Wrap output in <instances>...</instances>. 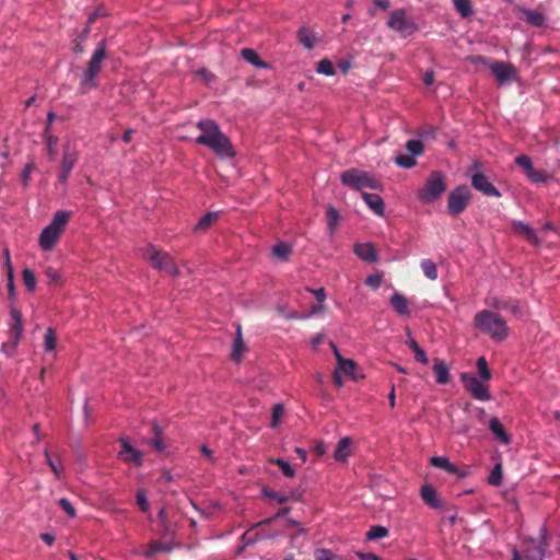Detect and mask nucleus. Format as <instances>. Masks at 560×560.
I'll return each mask as SVG.
<instances>
[{
    "mask_svg": "<svg viewBox=\"0 0 560 560\" xmlns=\"http://www.w3.org/2000/svg\"><path fill=\"white\" fill-rule=\"evenodd\" d=\"M197 128L201 133L196 138V143L208 147L222 159L233 158L235 155L230 139L221 131L214 120H200L197 124Z\"/></svg>",
    "mask_w": 560,
    "mask_h": 560,
    "instance_id": "obj_1",
    "label": "nucleus"
},
{
    "mask_svg": "<svg viewBox=\"0 0 560 560\" xmlns=\"http://www.w3.org/2000/svg\"><path fill=\"white\" fill-rule=\"evenodd\" d=\"M107 57L106 43L101 40L79 78L78 92L83 95L98 86V75Z\"/></svg>",
    "mask_w": 560,
    "mask_h": 560,
    "instance_id": "obj_2",
    "label": "nucleus"
},
{
    "mask_svg": "<svg viewBox=\"0 0 560 560\" xmlns=\"http://www.w3.org/2000/svg\"><path fill=\"white\" fill-rule=\"evenodd\" d=\"M474 324L481 332L489 335L497 341H502L508 336V326L503 317L488 310L478 312L474 317Z\"/></svg>",
    "mask_w": 560,
    "mask_h": 560,
    "instance_id": "obj_3",
    "label": "nucleus"
},
{
    "mask_svg": "<svg viewBox=\"0 0 560 560\" xmlns=\"http://www.w3.org/2000/svg\"><path fill=\"white\" fill-rule=\"evenodd\" d=\"M71 212L59 210L54 214L52 221L42 231L38 244L43 250H51L65 230Z\"/></svg>",
    "mask_w": 560,
    "mask_h": 560,
    "instance_id": "obj_4",
    "label": "nucleus"
},
{
    "mask_svg": "<svg viewBox=\"0 0 560 560\" xmlns=\"http://www.w3.org/2000/svg\"><path fill=\"white\" fill-rule=\"evenodd\" d=\"M446 190L444 175L441 172H432L419 190L418 197L424 203H431L439 199Z\"/></svg>",
    "mask_w": 560,
    "mask_h": 560,
    "instance_id": "obj_5",
    "label": "nucleus"
},
{
    "mask_svg": "<svg viewBox=\"0 0 560 560\" xmlns=\"http://www.w3.org/2000/svg\"><path fill=\"white\" fill-rule=\"evenodd\" d=\"M340 179L343 185L358 190L363 188L375 189L378 187L377 179L371 176L368 172L358 168H350L342 172Z\"/></svg>",
    "mask_w": 560,
    "mask_h": 560,
    "instance_id": "obj_6",
    "label": "nucleus"
},
{
    "mask_svg": "<svg viewBox=\"0 0 560 560\" xmlns=\"http://www.w3.org/2000/svg\"><path fill=\"white\" fill-rule=\"evenodd\" d=\"M387 26L402 37L410 36L418 31V25L407 15L404 9H396L390 12Z\"/></svg>",
    "mask_w": 560,
    "mask_h": 560,
    "instance_id": "obj_7",
    "label": "nucleus"
},
{
    "mask_svg": "<svg viewBox=\"0 0 560 560\" xmlns=\"http://www.w3.org/2000/svg\"><path fill=\"white\" fill-rule=\"evenodd\" d=\"M471 199V191L466 185L454 188L447 199V211L451 215L457 217L468 207Z\"/></svg>",
    "mask_w": 560,
    "mask_h": 560,
    "instance_id": "obj_8",
    "label": "nucleus"
},
{
    "mask_svg": "<svg viewBox=\"0 0 560 560\" xmlns=\"http://www.w3.org/2000/svg\"><path fill=\"white\" fill-rule=\"evenodd\" d=\"M480 170V163L478 161H475L472 165L469 168V172L471 174V185L472 187L482 192L485 196L488 197H501L500 191L489 182V179L479 172Z\"/></svg>",
    "mask_w": 560,
    "mask_h": 560,
    "instance_id": "obj_9",
    "label": "nucleus"
},
{
    "mask_svg": "<svg viewBox=\"0 0 560 560\" xmlns=\"http://www.w3.org/2000/svg\"><path fill=\"white\" fill-rule=\"evenodd\" d=\"M147 258L155 269L164 271L171 276L178 275V268L174 259L167 253L160 252L156 248L151 247L147 254Z\"/></svg>",
    "mask_w": 560,
    "mask_h": 560,
    "instance_id": "obj_10",
    "label": "nucleus"
},
{
    "mask_svg": "<svg viewBox=\"0 0 560 560\" xmlns=\"http://www.w3.org/2000/svg\"><path fill=\"white\" fill-rule=\"evenodd\" d=\"M464 388L477 400L487 401L491 399L488 386L469 373L460 375Z\"/></svg>",
    "mask_w": 560,
    "mask_h": 560,
    "instance_id": "obj_11",
    "label": "nucleus"
},
{
    "mask_svg": "<svg viewBox=\"0 0 560 560\" xmlns=\"http://www.w3.org/2000/svg\"><path fill=\"white\" fill-rule=\"evenodd\" d=\"M489 69L500 85L518 80V71L516 67L510 62L498 60L491 61Z\"/></svg>",
    "mask_w": 560,
    "mask_h": 560,
    "instance_id": "obj_12",
    "label": "nucleus"
},
{
    "mask_svg": "<svg viewBox=\"0 0 560 560\" xmlns=\"http://www.w3.org/2000/svg\"><path fill=\"white\" fill-rule=\"evenodd\" d=\"M11 324H10V340L11 345L3 343L2 348L8 354H12L15 350L16 345L23 334L22 314L19 310L12 307L10 312Z\"/></svg>",
    "mask_w": 560,
    "mask_h": 560,
    "instance_id": "obj_13",
    "label": "nucleus"
},
{
    "mask_svg": "<svg viewBox=\"0 0 560 560\" xmlns=\"http://www.w3.org/2000/svg\"><path fill=\"white\" fill-rule=\"evenodd\" d=\"M78 161V152L69 144L65 145L62 160L60 163V170L58 174V180L62 184L67 183L72 168Z\"/></svg>",
    "mask_w": 560,
    "mask_h": 560,
    "instance_id": "obj_14",
    "label": "nucleus"
},
{
    "mask_svg": "<svg viewBox=\"0 0 560 560\" xmlns=\"http://www.w3.org/2000/svg\"><path fill=\"white\" fill-rule=\"evenodd\" d=\"M119 442L121 444V450L118 453L119 458L127 464L141 466L143 462L142 453L132 447L127 439H120Z\"/></svg>",
    "mask_w": 560,
    "mask_h": 560,
    "instance_id": "obj_15",
    "label": "nucleus"
},
{
    "mask_svg": "<svg viewBox=\"0 0 560 560\" xmlns=\"http://www.w3.org/2000/svg\"><path fill=\"white\" fill-rule=\"evenodd\" d=\"M420 495L423 502L431 509H439L442 505V501L438 495L436 489L431 485H424L421 487Z\"/></svg>",
    "mask_w": 560,
    "mask_h": 560,
    "instance_id": "obj_16",
    "label": "nucleus"
},
{
    "mask_svg": "<svg viewBox=\"0 0 560 560\" xmlns=\"http://www.w3.org/2000/svg\"><path fill=\"white\" fill-rule=\"evenodd\" d=\"M354 253L360 259L366 262H375L377 260V253L371 243L355 244Z\"/></svg>",
    "mask_w": 560,
    "mask_h": 560,
    "instance_id": "obj_17",
    "label": "nucleus"
},
{
    "mask_svg": "<svg viewBox=\"0 0 560 560\" xmlns=\"http://www.w3.org/2000/svg\"><path fill=\"white\" fill-rule=\"evenodd\" d=\"M430 464L435 468H439V469H442V470L448 472L450 475L459 476V477L464 476V474H462L459 471V469L453 463H451L447 457L432 456L430 458Z\"/></svg>",
    "mask_w": 560,
    "mask_h": 560,
    "instance_id": "obj_18",
    "label": "nucleus"
},
{
    "mask_svg": "<svg viewBox=\"0 0 560 560\" xmlns=\"http://www.w3.org/2000/svg\"><path fill=\"white\" fill-rule=\"evenodd\" d=\"M488 304L495 310H505L510 311L514 315H521L522 310L518 302L513 300H500L498 298H492Z\"/></svg>",
    "mask_w": 560,
    "mask_h": 560,
    "instance_id": "obj_19",
    "label": "nucleus"
},
{
    "mask_svg": "<svg viewBox=\"0 0 560 560\" xmlns=\"http://www.w3.org/2000/svg\"><path fill=\"white\" fill-rule=\"evenodd\" d=\"M489 430L492 432L494 438L500 441L502 444H509L511 442V436L504 430L503 424L495 417L489 420Z\"/></svg>",
    "mask_w": 560,
    "mask_h": 560,
    "instance_id": "obj_20",
    "label": "nucleus"
},
{
    "mask_svg": "<svg viewBox=\"0 0 560 560\" xmlns=\"http://www.w3.org/2000/svg\"><path fill=\"white\" fill-rule=\"evenodd\" d=\"M362 198L368 207L377 215H384V201L380 195L362 192Z\"/></svg>",
    "mask_w": 560,
    "mask_h": 560,
    "instance_id": "obj_21",
    "label": "nucleus"
},
{
    "mask_svg": "<svg viewBox=\"0 0 560 560\" xmlns=\"http://www.w3.org/2000/svg\"><path fill=\"white\" fill-rule=\"evenodd\" d=\"M512 229L514 232L521 234L530 243L538 244V237L536 232L527 223L522 221H514L512 224Z\"/></svg>",
    "mask_w": 560,
    "mask_h": 560,
    "instance_id": "obj_22",
    "label": "nucleus"
},
{
    "mask_svg": "<svg viewBox=\"0 0 560 560\" xmlns=\"http://www.w3.org/2000/svg\"><path fill=\"white\" fill-rule=\"evenodd\" d=\"M390 305L399 315L409 316L410 311L407 299L400 293H394L390 298Z\"/></svg>",
    "mask_w": 560,
    "mask_h": 560,
    "instance_id": "obj_23",
    "label": "nucleus"
},
{
    "mask_svg": "<svg viewBox=\"0 0 560 560\" xmlns=\"http://www.w3.org/2000/svg\"><path fill=\"white\" fill-rule=\"evenodd\" d=\"M436 383L447 384L450 382V370L447 365L440 359H435L433 363Z\"/></svg>",
    "mask_w": 560,
    "mask_h": 560,
    "instance_id": "obj_24",
    "label": "nucleus"
},
{
    "mask_svg": "<svg viewBox=\"0 0 560 560\" xmlns=\"http://www.w3.org/2000/svg\"><path fill=\"white\" fill-rule=\"evenodd\" d=\"M352 441L350 438L346 436L342 438L335 450L334 457L338 462L346 460L348 456L350 455V447H351Z\"/></svg>",
    "mask_w": 560,
    "mask_h": 560,
    "instance_id": "obj_25",
    "label": "nucleus"
},
{
    "mask_svg": "<svg viewBox=\"0 0 560 560\" xmlns=\"http://www.w3.org/2000/svg\"><path fill=\"white\" fill-rule=\"evenodd\" d=\"M298 38L301 45H303L306 49H313L316 44L315 34L303 26L298 31Z\"/></svg>",
    "mask_w": 560,
    "mask_h": 560,
    "instance_id": "obj_26",
    "label": "nucleus"
},
{
    "mask_svg": "<svg viewBox=\"0 0 560 560\" xmlns=\"http://www.w3.org/2000/svg\"><path fill=\"white\" fill-rule=\"evenodd\" d=\"M241 56L247 62H249L258 68H262V69L269 68V65L267 62H265L264 60H261L260 57L257 55V52L254 49L243 48L241 50Z\"/></svg>",
    "mask_w": 560,
    "mask_h": 560,
    "instance_id": "obj_27",
    "label": "nucleus"
},
{
    "mask_svg": "<svg viewBox=\"0 0 560 560\" xmlns=\"http://www.w3.org/2000/svg\"><path fill=\"white\" fill-rule=\"evenodd\" d=\"M523 20L528 24L540 27L545 24L546 18L541 12L534 10H523Z\"/></svg>",
    "mask_w": 560,
    "mask_h": 560,
    "instance_id": "obj_28",
    "label": "nucleus"
},
{
    "mask_svg": "<svg viewBox=\"0 0 560 560\" xmlns=\"http://www.w3.org/2000/svg\"><path fill=\"white\" fill-rule=\"evenodd\" d=\"M326 218H327V225L330 235H332L338 226V223L340 221V214L337 209H335L332 206H328L326 209Z\"/></svg>",
    "mask_w": 560,
    "mask_h": 560,
    "instance_id": "obj_29",
    "label": "nucleus"
},
{
    "mask_svg": "<svg viewBox=\"0 0 560 560\" xmlns=\"http://www.w3.org/2000/svg\"><path fill=\"white\" fill-rule=\"evenodd\" d=\"M406 343L413 351L416 361H418V362H420L422 364H428L429 363V359H428L427 353L424 352V350L418 345V342L413 338L409 337L407 339Z\"/></svg>",
    "mask_w": 560,
    "mask_h": 560,
    "instance_id": "obj_30",
    "label": "nucleus"
},
{
    "mask_svg": "<svg viewBox=\"0 0 560 560\" xmlns=\"http://www.w3.org/2000/svg\"><path fill=\"white\" fill-rule=\"evenodd\" d=\"M152 433L154 436L149 442L150 445L153 446L154 450L159 453L165 451L166 445L164 444V442L162 440V429L156 423L152 424Z\"/></svg>",
    "mask_w": 560,
    "mask_h": 560,
    "instance_id": "obj_31",
    "label": "nucleus"
},
{
    "mask_svg": "<svg viewBox=\"0 0 560 560\" xmlns=\"http://www.w3.org/2000/svg\"><path fill=\"white\" fill-rule=\"evenodd\" d=\"M262 494L268 499L276 500L280 504L288 502L290 499H296L293 492L279 493L268 488L262 489Z\"/></svg>",
    "mask_w": 560,
    "mask_h": 560,
    "instance_id": "obj_32",
    "label": "nucleus"
},
{
    "mask_svg": "<svg viewBox=\"0 0 560 560\" xmlns=\"http://www.w3.org/2000/svg\"><path fill=\"white\" fill-rule=\"evenodd\" d=\"M453 3L462 18L466 19L472 15L474 10L470 0H453Z\"/></svg>",
    "mask_w": 560,
    "mask_h": 560,
    "instance_id": "obj_33",
    "label": "nucleus"
},
{
    "mask_svg": "<svg viewBox=\"0 0 560 560\" xmlns=\"http://www.w3.org/2000/svg\"><path fill=\"white\" fill-rule=\"evenodd\" d=\"M423 275L431 281L438 279L436 265L431 259H423L420 264Z\"/></svg>",
    "mask_w": 560,
    "mask_h": 560,
    "instance_id": "obj_34",
    "label": "nucleus"
},
{
    "mask_svg": "<svg viewBox=\"0 0 560 560\" xmlns=\"http://www.w3.org/2000/svg\"><path fill=\"white\" fill-rule=\"evenodd\" d=\"M245 349V345L242 338L241 326L237 327V336L234 339L232 359L236 362L241 360L242 353Z\"/></svg>",
    "mask_w": 560,
    "mask_h": 560,
    "instance_id": "obj_35",
    "label": "nucleus"
},
{
    "mask_svg": "<svg viewBox=\"0 0 560 560\" xmlns=\"http://www.w3.org/2000/svg\"><path fill=\"white\" fill-rule=\"evenodd\" d=\"M355 368L357 364L353 360L339 358V363L336 370H338L340 373L345 375L353 376Z\"/></svg>",
    "mask_w": 560,
    "mask_h": 560,
    "instance_id": "obj_36",
    "label": "nucleus"
},
{
    "mask_svg": "<svg viewBox=\"0 0 560 560\" xmlns=\"http://www.w3.org/2000/svg\"><path fill=\"white\" fill-rule=\"evenodd\" d=\"M292 253L290 245L285 243H278L272 248V254L276 258L287 260Z\"/></svg>",
    "mask_w": 560,
    "mask_h": 560,
    "instance_id": "obj_37",
    "label": "nucleus"
},
{
    "mask_svg": "<svg viewBox=\"0 0 560 560\" xmlns=\"http://www.w3.org/2000/svg\"><path fill=\"white\" fill-rule=\"evenodd\" d=\"M502 476H503L502 464L498 463L492 468V470L488 477V482L491 486L499 487L502 483Z\"/></svg>",
    "mask_w": 560,
    "mask_h": 560,
    "instance_id": "obj_38",
    "label": "nucleus"
},
{
    "mask_svg": "<svg viewBox=\"0 0 560 560\" xmlns=\"http://www.w3.org/2000/svg\"><path fill=\"white\" fill-rule=\"evenodd\" d=\"M386 536H388V529L380 525L372 526L365 535L368 540L381 539Z\"/></svg>",
    "mask_w": 560,
    "mask_h": 560,
    "instance_id": "obj_39",
    "label": "nucleus"
},
{
    "mask_svg": "<svg viewBox=\"0 0 560 560\" xmlns=\"http://www.w3.org/2000/svg\"><path fill=\"white\" fill-rule=\"evenodd\" d=\"M57 337L52 328H48L44 336V349L47 352H51L56 349Z\"/></svg>",
    "mask_w": 560,
    "mask_h": 560,
    "instance_id": "obj_40",
    "label": "nucleus"
},
{
    "mask_svg": "<svg viewBox=\"0 0 560 560\" xmlns=\"http://www.w3.org/2000/svg\"><path fill=\"white\" fill-rule=\"evenodd\" d=\"M476 366L478 369V373L481 380L489 381L491 378V371L488 366L487 360L485 357H480L477 359Z\"/></svg>",
    "mask_w": 560,
    "mask_h": 560,
    "instance_id": "obj_41",
    "label": "nucleus"
},
{
    "mask_svg": "<svg viewBox=\"0 0 560 560\" xmlns=\"http://www.w3.org/2000/svg\"><path fill=\"white\" fill-rule=\"evenodd\" d=\"M217 218H218V214L214 212H209V213L205 214L196 224V230L197 231H207L211 226V224L215 221Z\"/></svg>",
    "mask_w": 560,
    "mask_h": 560,
    "instance_id": "obj_42",
    "label": "nucleus"
},
{
    "mask_svg": "<svg viewBox=\"0 0 560 560\" xmlns=\"http://www.w3.org/2000/svg\"><path fill=\"white\" fill-rule=\"evenodd\" d=\"M22 278L27 291L33 292L36 287V277L33 270L25 268L22 271Z\"/></svg>",
    "mask_w": 560,
    "mask_h": 560,
    "instance_id": "obj_43",
    "label": "nucleus"
},
{
    "mask_svg": "<svg viewBox=\"0 0 560 560\" xmlns=\"http://www.w3.org/2000/svg\"><path fill=\"white\" fill-rule=\"evenodd\" d=\"M269 462L277 465L285 477L293 478L295 476L294 468L282 458L270 459Z\"/></svg>",
    "mask_w": 560,
    "mask_h": 560,
    "instance_id": "obj_44",
    "label": "nucleus"
},
{
    "mask_svg": "<svg viewBox=\"0 0 560 560\" xmlns=\"http://www.w3.org/2000/svg\"><path fill=\"white\" fill-rule=\"evenodd\" d=\"M317 72L325 75H334L335 74V68L330 60L328 59H322L317 63L316 68Z\"/></svg>",
    "mask_w": 560,
    "mask_h": 560,
    "instance_id": "obj_45",
    "label": "nucleus"
},
{
    "mask_svg": "<svg viewBox=\"0 0 560 560\" xmlns=\"http://www.w3.org/2000/svg\"><path fill=\"white\" fill-rule=\"evenodd\" d=\"M45 276L48 279V284H50V285H60L61 284V275L57 269H55L52 267H47L45 270Z\"/></svg>",
    "mask_w": 560,
    "mask_h": 560,
    "instance_id": "obj_46",
    "label": "nucleus"
},
{
    "mask_svg": "<svg viewBox=\"0 0 560 560\" xmlns=\"http://www.w3.org/2000/svg\"><path fill=\"white\" fill-rule=\"evenodd\" d=\"M161 551H170V548L161 542L153 541L149 545V549L144 551L145 558H152L155 553Z\"/></svg>",
    "mask_w": 560,
    "mask_h": 560,
    "instance_id": "obj_47",
    "label": "nucleus"
},
{
    "mask_svg": "<svg viewBox=\"0 0 560 560\" xmlns=\"http://www.w3.org/2000/svg\"><path fill=\"white\" fill-rule=\"evenodd\" d=\"M395 163L405 168H410L416 165V159L411 155L399 154L395 158Z\"/></svg>",
    "mask_w": 560,
    "mask_h": 560,
    "instance_id": "obj_48",
    "label": "nucleus"
},
{
    "mask_svg": "<svg viewBox=\"0 0 560 560\" xmlns=\"http://www.w3.org/2000/svg\"><path fill=\"white\" fill-rule=\"evenodd\" d=\"M45 140H46V150L50 156H54L56 153L58 139L51 135H49L48 127L45 128Z\"/></svg>",
    "mask_w": 560,
    "mask_h": 560,
    "instance_id": "obj_49",
    "label": "nucleus"
},
{
    "mask_svg": "<svg viewBox=\"0 0 560 560\" xmlns=\"http://www.w3.org/2000/svg\"><path fill=\"white\" fill-rule=\"evenodd\" d=\"M544 549L538 546L533 550H527L524 555H521V560H542Z\"/></svg>",
    "mask_w": 560,
    "mask_h": 560,
    "instance_id": "obj_50",
    "label": "nucleus"
},
{
    "mask_svg": "<svg viewBox=\"0 0 560 560\" xmlns=\"http://www.w3.org/2000/svg\"><path fill=\"white\" fill-rule=\"evenodd\" d=\"M283 413H284V408L281 404H276L272 407V416H271V423H270L271 428L278 427L279 421H280L281 417L283 416Z\"/></svg>",
    "mask_w": 560,
    "mask_h": 560,
    "instance_id": "obj_51",
    "label": "nucleus"
},
{
    "mask_svg": "<svg viewBox=\"0 0 560 560\" xmlns=\"http://www.w3.org/2000/svg\"><path fill=\"white\" fill-rule=\"evenodd\" d=\"M406 149L412 154V155H420L423 152V144L420 140L412 139L409 140L406 143Z\"/></svg>",
    "mask_w": 560,
    "mask_h": 560,
    "instance_id": "obj_52",
    "label": "nucleus"
},
{
    "mask_svg": "<svg viewBox=\"0 0 560 560\" xmlns=\"http://www.w3.org/2000/svg\"><path fill=\"white\" fill-rule=\"evenodd\" d=\"M526 176L532 183L535 184L545 183L547 180V176L541 171L536 170L534 167L529 170Z\"/></svg>",
    "mask_w": 560,
    "mask_h": 560,
    "instance_id": "obj_53",
    "label": "nucleus"
},
{
    "mask_svg": "<svg viewBox=\"0 0 560 560\" xmlns=\"http://www.w3.org/2000/svg\"><path fill=\"white\" fill-rule=\"evenodd\" d=\"M46 463L50 467L51 471L55 474L56 478L61 477L62 466L57 465L50 457L48 448L44 451Z\"/></svg>",
    "mask_w": 560,
    "mask_h": 560,
    "instance_id": "obj_54",
    "label": "nucleus"
},
{
    "mask_svg": "<svg viewBox=\"0 0 560 560\" xmlns=\"http://www.w3.org/2000/svg\"><path fill=\"white\" fill-rule=\"evenodd\" d=\"M515 163L521 166L525 173L527 174L530 168H533L532 160L528 155L522 154L516 156Z\"/></svg>",
    "mask_w": 560,
    "mask_h": 560,
    "instance_id": "obj_55",
    "label": "nucleus"
},
{
    "mask_svg": "<svg viewBox=\"0 0 560 560\" xmlns=\"http://www.w3.org/2000/svg\"><path fill=\"white\" fill-rule=\"evenodd\" d=\"M467 60H468L472 66H475L477 69H478L479 67H488V68H489V65L491 63V62H489V60H488L486 57L480 56V55H477V56H469V57L467 58Z\"/></svg>",
    "mask_w": 560,
    "mask_h": 560,
    "instance_id": "obj_56",
    "label": "nucleus"
},
{
    "mask_svg": "<svg viewBox=\"0 0 560 560\" xmlns=\"http://www.w3.org/2000/svg\"><path fill=\"white\" fill-rule=\"evenodd\" d=\"M59 506L67 513L68 516L74 517L77 515L75 509L72 506L68 499L61 498L59 500Z\"/></svg>",
    "mask_w": 560,
    "mask_h": 560,
    "instance_id": "obj_57",
    "label": "nucleus"
},
{
    "mask_svg": "<svg viewBox=\"0 0 560 560\" xmlns=\"http://www.w3.org/2000/svg\"><path fill=\"white\" fill-rule=\"evenodd\" d=\"M314 560H334V555L328 549H317L314 552Z\"/></svg>",
    "mask_w": 560,
    "mask_h": 560,
    "instance_id": "obj_58",
    "label": "nucleus"
},
{
    "mask_svg": "<svg viewBox=\"0 0 560 560\" xmlns=\"http://www.w3.org/2000/svg\"><path fill=\"white\" fill-rule=\"evenodd\" d=\"M137 503L142 512H147L149 510V502L143 491L137 492Z\"/></svg>",
    "mask_w": 560,
    "mask_h": 560,
    "instance_id": "obj_59",
    "label": "nucleus"
},
{
    "mask_svg": "<svg viewBox=\"0 0 560 560\" xmlns=\"http://www.w3.org/2000/svg\"><path fill=\"white\" fill-rule=\"evenodd\" d=\"M366 285L376 290L382 283V277L380 275H371L365 280Z\"/></svg>",
    "mask_w": 560,
    "mask_h": 560,
    "instance_id": "obj_60",
    "label": "nucleus"
},
{
    "mask_svg": "<svg viewBox=\"0 0 560 560\" xmlns=\"http://www.w3.org/2000/svg\"><path fill=\"white\" fill-rule=\"evenodd\" d=\"M8 289L10 294L14 293V276L11 260L8 259Z\"/></svg>",
    "mask_w": 560,
    "mask_h": 560,
    "instance_id": "obj_61",
    "label": "nucleus"
},
{
    "mask_svg": "<svg viewBox=\"0 0 560 560\" xmlns=\"http://www.w3.org/2000/svg\"><path fill=\"white\" fill-rule=\"evenodd\" d=\"M35 166L33 163H27L22 172V182L24 185H27L28 183V179H30V175L31 173L34 171Z\"/></svg>",
    "mask_w": 560,
    "mask_h": 560,
    "instance_id": "obj_62",
    "label": "nucleus"
},
{
    "mask_svg": "<svg viewBox=\"0 0 560 560\" xmlns=\"http://www.w3.org/2000/svg\"><path fill=\"white\" fill-rule=\"evenodd\" d=\"M307 290L315 295V298H316L318 303L324 304V302L326 300V292H325L324 288H319L317 290H313V289L307 288Z\"/></svg>",
    "mask_w": 560,
    "mask_h": 560,
    "instance_id": "obj_63",
    "label": "nucleus"
},
{
    "mask_svg": "<svg viewBox=\"0 0 560 560\" xmlns=\"http://www.w3.org/2000/svg\"><path fill=\"white\" fill-rule=\"evenodd\" d=\"M355 555L361 560H381V558L374 553H364L361 551H357Z\"/></svg>",
    "mask_w": 560,
    "mask_h": 560,
    "instance_id": "obj_64",
    "label": "nucleus"
}]
</instances>
